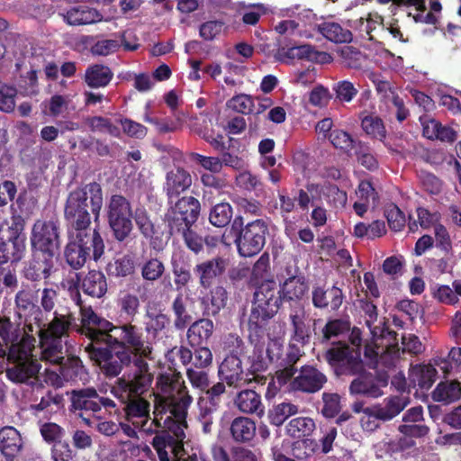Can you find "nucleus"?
<instances>
[{
	"label": "nucleus",
	"mask_w": 461,
	"mask_h": 461,
	"mask_svg": "<svg viewBox=\"0 0 461 461\" xmlns=\"http://www.w3.org/2000/svg\"><path fill=\"white\" fill-rule=\"evenodd\" d=\"M72 298L80 306L84 348L89 359L106 378H115L123 369L140 360L154 359L153 347L140 327L132 322L114 324L96 313L91 306H82L77 289Z\"/></svg>",
	"instance_id": "nucleus-1"
},
{
	"label": "nucleus",
	"mask_w": 461,
	"mask_h": 461,
	"mask_svg": "<svg viewBox=\"0 0 461 461\" xmlns=\"http://www.w3.org/2000/svg\"><path fill=\"white\" fill-rule=\"evenodd\" d=\"M153 375L147 362L139 360L136 369L124 373L113 385L112 393L124 404L125 419L137 423L136 419L149 417V402L143 397L151 385Z\"/></svg>",
	"instance_id": "nucleus-2"
},
{
	"label": "nucleus",
	"mask_w": 461,
	"mask_h": 461,
	"mask_svg": "<svg viewBox=\"0 0 461 461\" xmlns=\"http://www.w3.org/2000/svg\"><path fill=\"white\" fill-rule=\"evenodd\" d=\"M88 199L95 221H98L104 203L103 189L97 182H91L71 191L66 200L64 218L68 233H93L99 229L91 228V214Z\"/></svg>",
	"instance_id": "nucleus-3"
},
{
	"label": "nucleus",
	"mask_w": 461,
	"mask_h": 461,
	"mask_svg": "<svg viewBox=\"0 0 461 461\" xmlns=\"http://www.w3.org/2000/svg\"><path fill=\"white\" fill-rule=\"evenodd\" d=\"M285 280L278 288L274 280L259 285L255 293L248 321L249 339L251 343L264 338L269 321L278 312L288 292Z\"/></svg>",
	"instance_id": "nucleus-4"
},
{
	"label": "nucleus",
	"mask_w": 461,
	"mask_h": 461,
	"mask_svg": "<svg viewBox=\"0 0 461 461\" xmlns=\"http://www.w3.org/2000/svg\"><path fill=\"white\" fill-rule=\"evenodd\" d=\"M68 241L64 257L68 265L78 270L88 259L97 262L104 254V241L100 231L91 233H68Z\"/></svg>",
	"instance_id": "nucleus-5"
},
{
	"label": "nucleus",
	"mask_w": 461,
	"mask_h": 461,
	"mask_svg": "<svg viewBox=\"0 0 461 461\" xmlns=\"http://www.w3.org/2000/svg\"><path fill=\"white\" fill-rule=\"evenodd\" d=\"M67 394L70 401L69 411L90 427L95 424L92 418L101 419L103 408L111 412L116 407L112 399L101 396L94 387L74 389Z\"/></svg>",
	"instance_id": "nucleus-6"
},
{
	"label": "nucleus",
	"mask_w": 461,
	"mask_h": 461,
	"mask_svg": "<svg viewBox=\"0 0 461 461\" xmlns=\"http://www.w3.org/2000/svg\"><path fill=\"white\" fill-rule=\"evenodd\" d=\"M231 230L235 233L234 242L239 254L249 258L259 253L264 248L268 228L261 219L244 225L243 217L237 215L231 223Z\"/></svg>",
	"instance_id": "nucleus-7"
},
{
	"label": "nucleus",
	"mask_w": 461,
	"mask_h": 461,
	"mask_svg": "<svg viewBox=\"0 0 461 461\" xmlns=\"http://www.w3.org/2000/svg\"><path fill=\"white\" fill-rule=\"evenodd\" d=\"M131 203L122 194H112L105 206L107 224L113 238L119 243L126 242L133 230Z\"/></svg>",
	"instance_id": "nucleus-8"
},
{
	"label": "nucleus",
	"mask_w": 461,
	"mask_h": 461,
	"mask_svg": "<svg viewBox=\"0 0 461 461\" xmlns=\"http://www.w3.org/2000/svg\"><path fill=\"white\" fill-rule=\"evenodd\" d=\"M169 204L164 219L169 232L193 227L200 217L201 203L193 195H184Z\"/></svg>",
	"instance_id": "nucleus-9"
},
{
	"label": "nucleus",
	"mask_w": 461,
	"mask_h": 461,
	"mask_svg": "<svg viewBox=\"0 0 461 461\" xmlns=\"http://www.w3.org/2000/svg\"><path fill=\"white\" fill-rule=\"evenodd\" d=\"M348 386L349 394L355 397L376 399L384 394L388 385L389 375L385 371H366L365 366L356 374Z\"/></svg>",
	"instance_id": "nucleus-10"
},
{
	"label": "nucleus",
	"mask_w": 461,
	"mask_h": 461,
	"mask_svg": "<svg viewBox=\"0 0 461 461\" xmlns=\"http://www.w3.org/2000/svg\"><path fill=\"white\" fill-rule=\"evenodd\" d=\"M324 357L337 375H353L363 367L360 351L346 342L333 343L325 352Z\"/></svg>",
	"instance_id": "nucleus-11"
},
{
	"label": "nucleus",
	"mask_w": 461,
	"mask_h": 461,
	"mask_svg": "<svg viewBox=\"0 0 461 461\" xmlns=\"http://www.w3.org/2000/svg\"><path fill=\"white\" fill-rule=\"evenodd\" d=\"M30 243L32 251L55 256L60 246L59 221L37 220L32 228Z\"/></svg>",
	"instance_id": "nucleus-12"
},
{
	"label": "nucleus",
	"mask_w": 461,
	"mask_h": 461,
	"mask_svg": "<svg viewBox=\"0 0 461 461\" xmlns=\"http://www.w3.org/2000/svg\"><path fill=\"white\" fill-rule=\"evenodd\" d=\"M294 349V346L290 345V379L294 377L290 382V389L310 393L320 391L327 382V377L315 367L302 366L300 374L294 377L297 371L294 365L298 357L292 352Z\"/></svg>",
	"instance_id": "nucleus-13"
},
{
	"label": "nucleus",
	"mask_w": 461,
	"mask_h": 461,
	"mask_svg": "<svg viewBox=\"0 0 461 461\" xmlns=\"http://www.w3.org/2000/svg\"><path fill=\"white\" fill-rule=\"evenodd\" d=\"M54 258L55 256L32 251L30 259L22 269V276L34 288L41 283L48 285L55 268Z\"/></svg>",
	"instance_id": "nucleus-14"
},
{
	"label": "nucleus",
	"mask_w": 461,
	"mask_h": 461,
	"mask_svg": "<svg viewBox=\"0 0 461 461\" xmlns=\"http://www.w3.org/2000/svg\"><path fill=\"white\" fill-rule=\"evenodd\" d=\"M76 321L75 313L68 308H63L60 312H53V318L48 324L44 322V326H37L36 333L42 334L45 338L62 339L68 336L70 330L76 329L80 334L78 329L81 323L77 325Z\"/></svg>",
	"instance_id": "nucleus-15"
},
{
	"label": "nucleus",
	"mask_w": 461,
	"mask_h": 461,
	"mask_svg": "<svg viewBox=\"0 0 461 461\" xmlns=\"http://www.w3.org/2000/svg\"><path fill=\"white\" fill-rule=\"evenodd\" d=\"M218 376L221 382L233 388L252 383L243 368L241 358L238 357H224L218 366Z\"/></svg>",
	"instance_id": "nucleus-16"
},
{
	"label": "nucleus",
	"mask_w": 461,
	"mask_h": 461,
	"mask_svg": "<svg viewBox=\"0 0 461 461\" xmlns=\"http://www.w3.org/2000/svg\"><path fill=\"white\" fill-rule=\"evenodd\" d=\"M227 266V260L221 256L198 262L193 270L200 287L210 289L224 275Z\"/></svg>",
	"instance_id": "nucleus-17"
},
{
	"label": "nucleus",
	"mask_w": 461,
	"mask_h": 461,
	"mask_svg": "<svg viewBox=\"0 0 461 461\" xmlns=\"http://www.w3.org/2000/svg\"><path fill=\"white\" fill-rule=\"evenodd\" d=\"M317 16L311 9L296 5L290 14V32L301 37L312 38L317 31Z\"/></svg>",
	"instance_id": "nucleus-18"
},
{
	"label": "nucleus",
	"mask_w": 461,
	"mask_h": 461,
	"mask_svg": "<svg viewBox=\"0 0 461 461\" xmlns=\"http://www.w3.org/2000/svg\"><path fill=\"white\" fill-rule=\"evenodd\" d=\"M33 328L32 324L25 325L23 334L18 340H13L8 344V360L21 361L35 359L32 350L35 348L36 338L32 334Z\"/></svg>",
	"instance_id": "nucleus-19"
},
{
	"label": "nucleus",
	"mask_w": 461,
	"mask_h": 461,
	"mask_svg": "<svg viewBox=\"0 0 461 461\" xmlns=\"http://www.w3.org/2000/svg\"><path fill=\"white\" fill-rule=\"evenodd\" d=\"M156 385L166 399L189 393L181 372L176 368L158 374Z\"/></svg>",
	"instance_id": "nucleus-20"
},
{
	"label": "nucleus",
	"mask_w": 461,
	"mask_h": 461,
	"mask_svg": "<svg viewBox=\"0 0 461 461\" xmlns=\"http://www.w3.org/2000/svg\"><path fill=\"white\" fill-rule=\"evenodd\" d=\"M192 185L190 173L183 167H176L167 173L164 191L171 203L173 199L178 198L181 194Z\"/></svg>",
	"instance_id": "nucleus-21"
},
{
	"label": "nucleus",
	"mask_w": 461,
	"mask_h": 461,
	"mask_svg": "<svg viewBox=\"0 0 461 461\" xmlns=\"http://www.w3.org/2000/svg\"><path fill=\"white\" fill-rule=\"evenodd\" d=\"M312 304L318 309H327L330 311H338L345 299L344 293L341 288L333 285L330 287L324 288L316 286L312 290Z\"/></svg>",
	"instance_id": "nucleus-22"
},
{
	"label": "nucleus",
	"mask_w": 461,
	"mask_h": 461,
	"mask_svg": "<svg viewBox=\"0 0 461 461\" xmlns=\"http://www.w3.org/2000/svg\"><path fill=\"white\" fill-rule=\"evenodd\" d=\"M199 300L203 316L216 317L227 305L228 292L222 285H217L211 288L210 291Z\"/></svg>",
	"instance_id": "nucleus-23"
},
{
	"label": "nucleus",
	"mask_w": 461,
	"mask_h": 461,
	"mask_svg": "<svg viewBox=\"0 0 461 461\" xmlns=\"http://www.w3.org/2000/svg\"><path fill=\"white\" fill-rule=\"evenodd\" d=\"M258 341L259 339L253 342L255 345L252 354L248 357L249 364L248 374L252 375V377H249V379H252V382L264 384L267 378L264 375H260L259 373L267 369L271 357L267 354V350L264 348V345L259 344Z\"/></svg>",
	"instance_id": "nucleus-24"
},
{
	"label": "nucleus",
	"mask_w": 461,
	"mask_h": 461,
	"mask_svg": "<svg viewBox=\"0 0 461 461\" xmlns=\"http://www.w3.org/2000/svg\"><path fill=\"white\" fill-rule=\"evenodd\" d=\"M409 404V398L402 395H390L385 397L382 402L372 405L375 415L381 421L392 420L399 415Z\"/></svg>",
	"instance_id": "nucleus-25"
},
{
	"label": "nucleus",
	"mask_w": 461,
	"mask_h": 461,
	"mask_svg": "<svg viewBox=\"0 0 461 461\" xmlns=\"http://www.w3.org/2000/svg\"><path fill=\"white\" fill-rule=\"evenodd\" d=\"M202 392L203 395L198 399L199 411H202L203 416H207L217 411L220 408L226 393V384L220 380Z\"/></svg>",
	"instance_id": "nucleus-26"
},
{
	"label": "nucleus",
	"mask_w": 461,
	"mask_h": 461,
	"mask_svg": "<svg viewBox=\"0 0 461 461\" xmlns=\"http://www.w3.org/2000/svg\"><path fill=\"white\" fill-rule=\"evenodd\" d=\"M214 323L209 317L200 318L188 325L186 338L190 347L207 345L213 335Z\"/></svg>",
	"instance_id": "nucleus-27"
},
{
	"label": "nucleus",
	"mask_w": 461,
	"mask_h": 461,
	"mask_svg": "<svg viewBox=\"0 0 461 461\" xmlns=\"http://www.w3.org/2000/svg\"><path fill=\"white\" fill-rule=\"evenodd\" d=\"M121 46L123 47L124 50L134 51L140 47V44L136 41L130 42L126 40V32H123L120 34V39H102L98 40L90 48V52L94 56H108L117 52Z\"/></svg>",
	"instance_id": "nucleus-28"
},
{
	"label": "nucleus",
	"mask_w": 461,
	"mask_h": 461,
	"mask_svg": "<svg viewBox=\"0 0 461 461\" xmlns=\"http://www.w3.org/2000/svg\"><path fill=\"white\" fill-rule=\"evenodd\" d=\"M23 448L20 432L13 426L0 429V452L5 461H14Z\"/></svg>",
	"instance_id": "nucleus-29"
},
{
	"label": "nucleus",
	"mask_w": 461,
	"mask_h": 461,
	"mask_svg": "<svg viewBox=\"0 0 461 461\" xmlns=\"http://www.w3.org/2000/svg\"><path fill=\"white\" fill-rule=\"evenodd\" d=\"M64 20L69 25L83 26L102 22L104 15L95 8L87 5H77L67 11Z\"/></svg>",
	"instance_id": "nucleus-30"
},
{
	"label": "nucleus",
	"mask_w": 461,
	"mask_h": 461,
	"mask_svg": "<svg viewBox=\"0 0 461 461\" xmlns=\"http://www.w3.org/2000/svg\"><path fill=\"white\" fill-rule=\"evenodd\" d=\"M145 330L153 337L158 336L170 325L169 316L159 303L148 304L145 311Z\"/></svg>",
	"instance_id": "nucleus-31"
},
{
	"label": "nucleus",
	"mask_w": 461,
	"mask_h": 461,
	"mask_svg": "<svg viewBox=\"0 0 461 461\" xmlns=\"http://www.w3.org/2000/svg\"><path fill=\"white\" fill-rule=\"evenodd\" d=\"M12 362L14 366L6 369V377L14 383H25L37 376L41 367L38 359Z\"/></svg>",
	"instance_id": "nucleus-32"
},
{
	"label": "nucleus",
	"mask_w": 461,
	"mask_h": 461,
	"mask_svg": "<svg viewBox=\"0 0 461 461\" xmlns=\"http://www.w3.org/2000/svg\"><path fill=\"white\" fill-rule=\"evenodd\" d=\"M234 404L240 412L247 414H264V405L261 395L251 389H245L237 393Z\"/></svg>",
	"instance_id": "nucleus-33"
},
{
	"label": "nucleus",
	"mask_w": 461,
	"mask_h": 461,
	"mask_svg": "<svg viewBox=\"0 0 461 461\" xmlns=\"http://www.w3.org/2000/svg\"><path fill=\"white\" fill-rule=\"evenodd\" d=\"M436 366L433 361L428 365H416L410 371V382L413 386H418L420 390H429L437 378L438 372Z\"/></svg>",
	"instance_id": "nucleus-34"
},
{
	"label": "nucleus",
	"mask_w": 461,
	"mask_h": 461,
	"mask_svg": "<svg viewBox=\"0 0 461 461\" xmlns=\"http://www.w3.org/2000/svg\"><path fill=\"white\" fill-rule=\"evenodd\" d=\"M83 292L94 298H101L107 292L106 276L102 271L90 270L81 281Z\"/></svg>",
	"instance_id": "nucleus-35"
},
{
	"label": "nucleus",
	"mask_w": 461,
	"mask_h": 461,
	"mask_svg": "<svg viewBox=\"0 0 461 461\" xmlns=\"http://www.w3.org/2000/svg\"><path fill=\"white\" fill-rule=\"evenodd\" d=\"M113 77L112 69L103 64L89 66L85 72L84 81L91 88L107 86Z\"/></svg>",
	"instance_id": "nucleus-36"
},
{
	"label": "nucleus",
	"mask_w": 461,
	"mask_h": 461,
	"mask_svg": "<svg viewBox=\"0 0 461 461\" xmlns=\"http://www.w3.org/2000/svg\"><path fill=\"white\" fill-rule=\"evenodd\" d=\"M256 423L248 417H237L230 423V435L235 442H250L256 435Z\"/></svg>",
	"instance_id": "nucleus-37"
},
{
	"label": "nucleus",
	"mask_w": 461,
	"mask_h": 461,
	"mask_svg": "<svg viewBox=\"0 0 461 461\" xmlns=\"http://www.w3.org/2000/svg\"><path fill=\"white\" fill-rule=\"evenodd\" d=\"M40 293V299H38L40 303H37L34 321L37 326H44L43 313L55 312L59 291L53 287H44Z\"/></svg>",
	"instance_id": "nucleus-38"
},
{
	"label": "nucleus",
	"mask_w": 461,
	"mask_h": 461,
	"mask_svg": "<svg viewBox=\"0 0 461 461\" xmlns=\"http://www.w3.org/2000/svg\"><path fill=\"white\" fill-rule=\"evenodd\" d=\"M317 32L326 40L334 43H346L352 41V32L335 22H322L319 23Z\"/></svg>",
	"instance_id": "nucleus-39"
},
{
	"label": "nucleus",
	"mask_w": 461,
	"mask_h": 461,
	"mask_svg": "<svg viewBox=\"0 0 461 461\" xmlns=\"http://www.w3.org/2000/svg\"><path fill=\"white\" fill-rule=\"evenodd\" d=\"M361 119V128L364 132L372 139L378 140L382 141L384 146L388 147L385 143V139L387 136V131L384 121L375 114H362L360 116Z\"/></svg>",
	"instance_id": "nucleus-40"
},
{
	"label": "nucleus",
	"mask_w": 461,
	"mask_h": 461,
	"mask_svg": "<svg viewBox=\"0 0 461 461\" xmlns=\"http://www.w3.org/2000/svg\"><path fill=\"white\" fill-rule=\"evenodd\" d=\"M193 402V397L189 393H184L177 397L165 399V403L170 413L169 418H174L176 422L185 423L187 410Z\"/></svg>",
	"instance_id": "nucleus-41"
},
{
	"label": "nucleus",
	"mask_w": 461,
	"mask_h": 461,
	"mask_svg": "<svg viewBox=\"0 0 461 461\" xmlns=\"http://www.w3.org/2000/svg\"><path fill=\"white\" fill-rule=\"evenodd\" d=\"M461 397V383L454 381L440 382L432 392L435 402L449 403Z\"/></svg>",
	"instance_id": "nucleus-42"
},
{
	"label": "nucleus",
	"mask_w": 461,
	"mask_h": 461,
	"mask_svg": "<svg viewBox=\"0 0 461 461\" xmlns=\"http://www.w3.org/2000/svg\"><path fill=\"white\" fill-rule=\"evenodd\" d=\"M38 336L41 348V358L50 363H59L63 359L62 339L45 338L42 334Z\"/></svg>",
	"instance_id": "nucleus-43"
},
{
	"label": "nucleus",
	"mask_w": 461,
	"mask_h": 461,
	"mask_svg": "<svg viewBox=\"0 0 461 461\" xmlns=\"http://www.w3.org/2000/svg\"><path fill=\"white\" fill-rule=\"evenodd\" d=\"M171 311L174 315V327L176 330H184L192 322L193 317L187 311L185 299L181 294L174 298L171 303Z\"/></svg>",
	"instance_id": "nucleus-44"
},
{
	"label": "nucleus",
	"mask_w": 461,
	"mask_h": 461,
	"mask_svg": "<svg viewBox=\"0 0 461 461\" xmlns=\"http://www.w3.org/2000/svg\"><path fill=\"white\" fill-rule=\"evenodd\" d=\"M270 269V257L269 254L265 252L253 265L250 276L249 278V286L258 288L262 284H265Z\"/></svg>",
	"instance_id": "nucleus-45"
},
{
	"label": "nucleus",
	"mask_w": 461,
	"mask_h": 461,
	"mask_svg": "<svg viewBox=\"0 0 461 461\" xmlns=\"http://www.w3.org/2000/svg\"><path fill=\"white\" fill-rule=\"evenodd\" d=\"M232 215L233 210L231 205L227 202H221L212 206L209 211L208 220L214 227L223 228L230 222Z\"/></svg>",
	"instance_id": "nucleus-46"
},
{
	"label": "nucleus",
	"mask_w": 461,
	"mask_h": 461,
	"mask_svg": "<svg viewBox=\"0 0 461 461\" xmlns=\"http://www.w3.org/2000/svg\"><path fill=\"white\" fill-rule=\"evenodd\" d=\"M40 291L41 288H37L34 291L31 289L19 290L14 297L16 307L22 312H29L31 316L34 318Z\"/></svg>",
	"instance_id": "nucleus-47"
},
{
	"label": "nucleus",
	"mask_w": 461,
	"mask_h": 461,
	"mask_svg": "<svg viewBox=\"0 0 461 461\" xmlns=\"http://www.w3.org/2000/svg\"><path fill=\"white\" fill-rule=\"evenodd\" d=\"M350 329L351 322L348 316L329 320L322 329V342H327L332 338L348 334Z\"/></svg>",
	"instance_id": "nucleus-48"
},
{
	"label": "nucleus",
	"mask_w": 461,
	"mask_h": 461,
	"mask_svg": "<svg viewBox=\"0 0 461 461\" xmlns=\"http://www.w3.org/2000/svg\"><path fill=\"white\" fill-rule=\"evenodd\" d=\"M354 153L357 162L366 169L375 171L379 167V162L372 153V149L367 142L357 140L355 143Z\"/></svg>",
	"instance_id": "nucleus-49"
},
{
	"label": "nucleus",
	"mask_w": 461,
	"mask_h": 461,
	"mask_svg": "<svg viewBox=\"0 0 461 461\" xmlns=\"http://www.w3.org/2000/svg\"><path fill=\"white\" fill-rule=\"evenodd\" d=\"M172 236L179 235L182 237L185 246L194 255L203 252V236L195 231L193 227H187L179 231L169 232Z\"/></svg>",
	"instance_id": "nucleus-50"
},
{
	"label": "nucleus",
	"mask_w": 461,
	"mask_h": 461,
	"mask_svg": "<svg viewBox=\"0 0 461 461\" xmlns=\"http://www.w3.org/2000/svg\"><path fill=\"white\" fill-rule=\"evenodd\" d=\"M165 271V264L158 258H150L145 260L140 267L141 277L150 283L159 280Z\"/></svg>",
	"instance_id": "nucleus-51"
},
{
	"label": "nucleus",
	"mask_w": 461,
	"mask_h": 461,
	"mask_svg": "<svg viewBox=\"0 0 461 461\" xmlns=\"http://www.w3.org/2000/svg\"><path fill=\"white\" fill-rule=\"evenodd\" d=\"M224 357H238L240 358L247 353V347L243 339L237 333H228L222 340Z\"/></svg>",
	"instance_id": "nucleus-52"
},
{
	"label": "nucleus",
	"mask_w": 461,
	"mask_h": 461,
	"mask_svg": "<svg viewBox=\"0 0 461 461\" xmlns=\"http://www.w3.org/2000/svg\"><path fill=\"white\" fill-rule=\"evenodd\" d=\"M315 423L308 417H298L290 420V437L296 439H304L312 433Z\"/></svg>",
	"instance_id": "nucleus-53"
},
{
	"label": "nucleus",
	"mask_w": 461,
	"mask_h": 461,
	"mask_svg": "<svg viewBox=\"0 0 461 461\" xmlns=\"http://www.w3.org/2000/svg\"><path fill=\"white\" fill-rule=\"evenodd\" d=\"M288 366H284L281 369L276 371L275 375L272 377L271 381L268 384L266 398L267 400H270L276 396V394L282 391L284 388V393H285L288 390Z\"/></svg>",
	"instance_id": "nucleus-54"
},
{
	"label": "nucleus",
	"mask_w": 461,
	"mask_h": 461,
	"mask_svg": "<svg viewBox=\"0 0 461 461\" xmlns=\"http://www.w3.org/2000/svg\"><path fill=\"white\" fill-rule=\"evenodd\" d=\"M399 431L406 438H401L399 441L401 448L409 447L414 445V441L407 438H421L426 436L429 429L423 424H402L398 428Z\"/></svg>",
	"instance_id": "nucleus-55"
},
{
	"label": "nucleus",
	"mask_w": 461,
	"mask_h": 461,
	"mask_svg": "<svg viewBox=\"0 0 461 461\" xmlns=\"http://www.w3.org/2000/svg\"><path fill=\"white\" fill-rule=\"evenodd\" d=\"M132 220L140 232L146 238L150 239L155 234V226L144 207H138L133 212Z\"/></svg>",
	"instance_id": "nucleus-56"
},
{
	"label": "nucleus",
	"mask_w": 461,
	"mask_h": 461,
	"mask_svg": "<svg viewBox=\"0 0 461 461\" xmlns=\"http://www.w3.org/2000/svg\"><path fill=\"white\" fill-rule=\"evenodd\" d=\"M432 361L442 371L444 376H447L451 373L453 364L456 366H461V348L453 347L447 357H437Z\"/></svg>",
	"instance_id": "nucleus-57"
},
{
	"label": "nucleus",
	"mask_w": 461,
	"mask_h": 461,
	"mask_svg": "<svg viewBox=\"0 0 461 461\" xmlns=\"http://www.w3.org/2000/svg\"><path fill=\"white\" fill-rule=\"evenodd\" d=\"M152 447L157 452L159 461H170L167 448L176 451V440L170 434L156 435L152 438Z\"/></svg>",
	"instance_id": "nucleus-58"
},
{
	"label": "nucleus",
	"mask_w": 461,
	"mask_h": 461,
	"mask_svg": "<svg viewBox=\"0 0 461 461\" xmlns=\"http://www.w3.org/2000/svg\"><path fill=\"white\" fill-rule=\"evenodd\" d=\"M3 242L6 245L12 263L22 260L26 249L24 237L21 236V234L11 233L7 240Z\"/></svg>",
	"instance_id": "nucleus-59"
},
{
	"label": "nucleus",
	"mask_w": 461,
	"mask_h": 461,
	"mask_svg": "<svg viewBox=\"0 0 461 461\" xmlns=\"http://www.w3.org/2000/svg\"><path fill=\"white\" fill-rule=\"evenodd\" d=\"M165 358L173 366H176L175 360L178 358L180 363L187 368L193 363V350L184 345L175 346L166 352Z\"/></svg>",
	"instance_id": "nucleus-60"
},
{
	"label": "nucleus",
	"mask_w": 461,
	"mask_h": 461,
	"mask_svg": "<svg viewBox=\"0 0 461 461\" xmlns=\"http://www.w3.org/2000/svg\"><path fill=\"white\" fill-rule=\"evenodd\" d=\"M227 106L242 114H249L255 111V104L252 96L246 94H239L232 96L228 100Z\"/></svg>",
	"instance_id": "nucleus-61"
},
{
	"label": "nucleus",
	"mask_w": 461,
	"mask_h": 461,
	"mask_svg": "<svg viewBox=\"0 0 461 461\" xmlns=\"http://www.w3.org/2000/svg\"><path fill=\"white\" fill-rule=\"evenodd\" d=\"M191 348H193V363L190 366L198 369H206L212 365V352L206 345Z\"/></svg>",
	"instance_id": "nucleus-62"
},
{
	"label": "nucleus",
	"mask_w": 461,
	"mask_h": 461,
	"mask_svg": "<svg viewBox=\"0 0 461 461\" xmlns=\"http://www.w3.org/2000/svg\"><path fill=\"white\" fill-rule=\"evenodd\" d=\"M329 140L334 148L348 152L355 149V141L351 135L339 129L333 130L329 134Z\"/></svg>",
	"instance_id": "nucleus-63"
},
{
	"label": "nucleus",
	"mask_w": 461,
	"mask_h": 461,
	"mask_svg": "<svg viewBox=\"0 0 461 461\" xmlns=\"http://www.w3.org/2000/svg\"><path fill=\"white\" fill-rule=\"evenodd\" d=\"M384 216L386 217L389 228L393 231H400L405 226V214L394 203H391L386 206L384 210Z\"/></svg>",
	"instance_id": "nucleus-64"
}]
</instances>
